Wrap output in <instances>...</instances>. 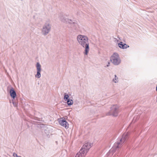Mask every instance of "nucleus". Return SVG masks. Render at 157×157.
I'll use <instances>...</instances> for the list:
<instances>
[{
    "instance_id": "obj_7",
    "label": "nucleus",
    "mask_w": 157,
    "mask_h": 157,
    "mask_svg": "<svg viewBox=\"0 0 157 157\" xmlns=\"http://www.w3.org/2000/svg\"><path fill=\"white\" fill-rule=\"evenodd\" d=\"M59 18L61 21L64 23H71L72 22L71 20L66 18L64 15H60Z\"/></svg>"
},
{
    "instance_id": "obj_14",
    "label": "nucleus",
    "mask_w": 157,
    "mask_h": 157,
    "mask_svg": "<svg viewBox=\"0 0 157 157\" xmlns=\"http://www.w3.org/2000/svg\"><path fill=\"white\" fill-rule=\"evenodd\" d=\"M40 72L41 71H37V73L36 75V76L37 78H40L41 76L40 74Z\"/></svg>"
},
{
    "instance_id": "obj_16",
    "label": "nucleus",
    "mask_w": 157,
    "mask_h": 157,
    "mask_svg": "<svg viewBox=\"0 0 157 157\" xmlns=\"http://www.w3.org/2000/svg\"><path fill=\"white\" fill-rule=\"evenodd\" d=\"M13 156H14V157H17L18 156H17V154L15 153H13Z\"/></svg>"
},
{
    "instance_id": "obj_24",
    "label": "nucleus",
    "mask_w": 157,
    "mask_h": 157,
    "mask_svg": "<svg viewBox=\"0 0 157 157\" xmlns=\"http://www.w3.org/2000/svg\"><path fill=\"white\" fill-rule=\"evenodd\" d=\"M21 157V156H18V157Z\"/></svg>"
},
{
    "instance_id": "obj_3",
    "label": "nucleus",
    "mask_w": 157,
    "mask_h": 157,
    "mask_svg": "<svg viewBox=\"0 0 157 157\" xmlns=\"http://www.w3.org/2000/svg\"><path fill=\"white\" fill-rule=\"evenodd\" d=\"M92 145L91 144L88 142L86 143L82 147L79 152L76 154L75 157H84Z\"/></svg>"
},
{
    "instance_id": "obj_18",
    "label": "nucleus",
    "mask_w": 157,
    "mask_h": 157,
    "mask_svg": "<svg viewBox=\"0 0 157 157\" xmlns=\"http://www.w3.org/2000/svg\"><path fill=\"white\" fill-rule=\"evenodd\" d=\"M73 25H75V26H77V24L76 23H74V22H73Z\"/></svg>"
},
{
    "instance_id": "obj_23",
    "label": "nucleus",
    "mask_w": 157,
    "mask_h": 157,
    "mask_svg": "<svg viewBox=\"0 0 157 157\" xmlns=\"http://www.w3.org/2000/svg\"><path fill=\"white\" fill-rule=\"evenodd\" d=\"M45 133H46V135H48V134H47L46 132H45Z\"/></svg>"
},
{
    "instance_id": "obj_15",
    "label": "nucleus",
    "mask_w": 157,
    "mask_h": 157,
    "mask_svg": "<svg viewBox=\"0 0 157 157\" xmlns=\"http://www.w3.org/2000/svg\"><path fill=\"white\" fill-rule=\"evenodd\" d=\"M112 81L115 83L117 82L118 81V79H113Z\"/></svg>"
},
{
    "instance_id": "obj_9",
    "label": "nucleus",
    "mask_w": 157,
    "mask_h": 157,
    "mask_svg": "<svg viewBox=\"0 0 157 157\" xmlns=\"http://www.w3.org/2000/svg\"><path fill=\"white\" fill-rule=\"evenodd\" d=\"M10 95L12 98L14 99L16 96V93L13 87H11L10 91Z\"/></svg>"
},
{
    "instance_id": "obj_2",
    "label": "nucleus",
    "mask_w": 157,
    "mask_h": 157,
    "mask_svg": "<svg viewBox=\"0 0 157 157\" xmlns=\"http://www.w3.org/2000/svg\"><path fill=\"white\" fill-rule=\"evenodd\" d=\"M128 136L129 134L128 133H124L122 135V137L119 139L118 141L114 144L110 152L113 151L114 152L118 148L121 147L123 144L128 139Z\"/></svg>"
},
{
    "instance_id": "obj_19",
    "label": "nucleus",
    "mask_w": 157,
    "mask_h": 157,
    "mask_svg": "<svg viewBox=\"0 0 157 157\" xmlns=\"http://www.w3.org/2000/svg\"><path fill=\"white\" fill-rule=\"evenodd\" d=\"M139 117L138 116H137L136 117V118L135 120H136L137 119H138L139 118Z\"/></svg>"
},
{
    "instance_id": "obj_22",
    "label": "nucleus",
    "mask_w": 157,
    "mask_h": 157,
    "mask_svg": "<svg viewBox=\"0 0 157 157\" xmlns=\"http://www.w3.org/2000/svg\"><path fill=\"white\" fill-rule=\"evenodd\" d=\"M114 76H115V78H117V75H114Z\"/></svg>"
},
{
    "instance_id": "obj_4",
    "label": "nucleus",
    "mask_w": 157,
    "mask_h": 157,
    "mask_svg": "<svg viewBox=\"0 0 157 157\" xmlns=\"http://www.w3.org/2000/svg\"><path fill=\"white\" fill-rule=\"evenodd\" d=\"M119 112L118 106L117 105H113L110 108L109 112L106 113L107 116H113L114 117H117Z\"/></svg>"
},
{
    "instance_id": "obj_21",
    "label": "nucleus",
    "mask_w": 157,
    "mask_h": 157,
    "mask_svg": "<svg viewBox=\"0 0 157 157\" xmlns=\"http://www.w3.org/2000/svg\"><path fill=\"white\" fill-rule=\"evenodd\" d=\"M156 91L157 92V86H156Z\"/></svg>"
},
{
    "instance_id": "obj_12",
    "label": "nucleus",
    "mask_w": 157,
    "mask_h": 157,
    "mask_svg": "<svg viewBox=\"0 0 157 157\" xmlns=\"http://www.w3.org/2000/svg\"><path fill=\"white\" fill-rule=\"evenodd\" d=\"M41 66L39 62H37L36 64V67L37 69V71H41Z\"/></svg>"
},
{
    "instance_id": "obj_1",
    "label": "nucleus",
    "mask_w": 157,
    "mask_h": 157,
    "mask_svg": "<svg viewBox=\"0 0 157 157\" xmlns=\"http://www.w3.org/2000/svg\"><path fill=\"white\" fill-rule=\"evenodd\" d=\"M77 39L79 44L85 49L84 54L87 55L90 50L88 38L84 35H79Z\"/></svg>"
},
{
    "instance_id": "obj_5",
    "label": "nucleus",
    "mask_w": 157,
    "mask_h": 157,
    "mask_svg": "<svg viewBox=\"0 0 157 157\" xmlns=\"http://www.w3.org/2000/svg\"><path fill=\"white\" fill-rule=\"evenodd\" d=\"M111 62L114 65H117L121 63V59L119 54L117 53H114L110 58Z\"/></svg>"
},
{
    "instance_id": "obj_10",
    "label": "nucleus",
    "mask_w": 157,
    "mask_h": 157,
    "mask_svg": "<svg viewBox=\"0 0 157 157\" xmlns=\"http://www.w3.org/2000/svg\"><path fill=\"white\" fill-rule=\"evenodd\" d=\"M119 47L122 49H126L129 47L126 44L123 43L122 42H121L118 44Z\"/></svg>"
},
{
    "instance_id": "obj_13",
    "label": "nucleus",
    "mask_w": 157,
    "mask_h": 157,
    "mask_svg": "<svg viewBox=\"0 0 157 157\" xmlns=\"http://www.w3.org/2000/svg\"><path fill=\"white\" fill-rule=\"evenodd\" d=\"M69 96L66 93H64V99L66 101L67 100L69 99Z\"/></svg>"
},
{
    "instance_id": "obj_11",
    "label": "nucleus",
    "mask_w": 157,
    "mask_h": 157,
    "mask_svg": "<svg viewBox=\"0 0 157 157\" xmlns=\"http://www.w3.org/2000/svg\"><path fill=\"white\" fill-rule=\"evenodd\" d=\"M66 101H67V103L68 105L69 106H70L73 104V101L70 98L67 100Z\"/></svg>"
},
{
    "instance_id": "obj_25",
    "label": "nucleus",
    "mask_w": 157,
    "mask_h": 157,
    "mask_svg": "<svg viewBox=\"0 0 157 157\" xmlns=\"http://www.w3.org/2000/svg\"><path fill=\"white\" fill-rule=\"evenodd\" d=\"M13 104L14 105V103L13 102Z\"/></svg>"
},
{
    "instance_id": "obj_17",
    "label": "nucleus",
    "mask_w": 157,
    "mask_h": 157,
    "mask_svg": "<svg viewBox=\"0 0 157 157\" xmlns=\"http://www.w3.org/2000/svg\"><path fill=\"white\" fill-rule=\"evenodd\" d=\"M109 64H110V62H109V61H108V62L107 64L106 65V66L107 67H109Z\"/></svg>"
},
{
    "instance_id": "obj_8",
    "label": "nucleus",
    "mask_w": 157,
    "mask_h": 157,
    "mask_svg": "<svg viewBox=\"0 0 157 157\" xmlns=\"http://www.w3.org/2000/svg\"><path fill=\"white\" fill-rule=\"evenodd\" d=\"M59 123L62 126L65 127L66 128H68V124L67 122L63 118L60 119Z\"/></svg>"
},
{
    "instance_id": "obj_6",
    "label": "nucleus",
    "mask_w": 157,
    "mask_h": 157,
    "mask_svg": "<svg viewBox=\"0 0 157 157\" xmlns=\"http://www.w3.org/2000/svg\"><path fill=\"white\" fill-rule=\"evenodd\" d=\"M51 25L48 22H47L43 25L41 30V33L44 36L46 35L50 31Z\"/></svg>"
},
{
    "instance_id": "obj_20",
    "label": "nucleus",
    "mask_w": 157,
    "mask_h": 157,
    "mask_svg": "<svg viewBox=\"0 0 157 157\" xmlns=\"http://www.w3.org/2000/svg\"><path fill=\"white\" fill-rule=\"evenodd\" d=\"M135 117H134L133 118V120L132 121V122H134L135 121H134V120L135 119Z\"/></svg>"
}]
</instances>
